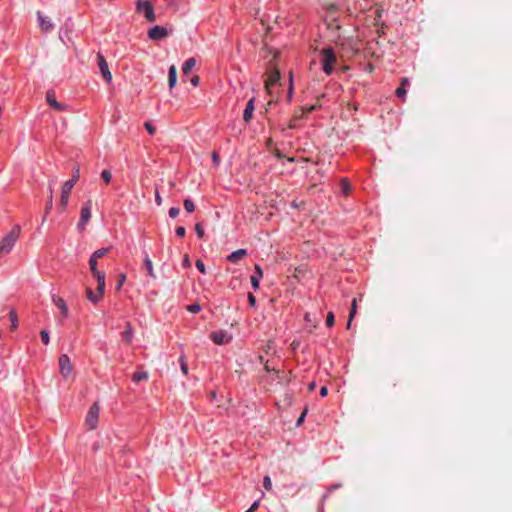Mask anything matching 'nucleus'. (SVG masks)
<instances>
[{
    "instance_id": "obj_24",
    "label": "nucleus",
    "mask_w": 512,
    "mask_h": 512,
    "mask_svg": "<svg viewBox=\"0 0 512 512\" xmlns=\"http://www.w3.org/2000/svg\"><path fill=\"white\" fill-rule=\"evenodd\" d=\"M149 377V374L148 372H145V371H142V372H135L133 375H132V380L135 382V383H138L140 381H143V380H147Z\"/></svg>"
},
{
    "instance_id": "obj_4",
    "label": "nucleus",
    "mask_w": 512,
    "mask_h": 512,
    "mask_svg": "<svg viewBox=\"0 0 512 512\" xmlns=\"http://www.w3.org/2000/svg\"><path fill=\"white\" fill-rule=\"evenodd\" d=\"M136 7L139 13L144 14L148 22H154L156 20L153 6L149 1L137 0Z\"/></svg>"
},
{
    "instance_id": "obj_1",
    "label": "nucleus",
    "mask_w": 512,
    "mask_h": 512,
    "mask_svg": "<svg viewBox=\"0 0 512 512\" xmlns=\"http://www.w3.org/2000/svg\"><path fill=\"white\" fill-rule=\"evenodd\" d=\"M21 228L15 225L12 230L0 240V259L10 253L17 242L20 235Z\"/></svg>"
},
{
    "instance_id": "obj_51",
    "label": "nucleus",
    "mask_w": 512,
    "mask_h": 512,
    "mask_svg": "<svg viewBox=\"0 0 512 512\" xmlns=\"http://www.w3.org/2000/svg\"><path fill=\"white\" fill-rule=\"evenodd\" d=\"M259 500H256L251 506L250 508L248 509L249 512H256V510L258 509L259 507Z\"/></svg>"
},
{
    "instance_id": "obj_9",
    "label": "nucleus",
    "mask_w": 512,
    "mask_h": 512,
    "mask_svg": "<svg viewBox=\"0 0 512 512\" xmlns=\"http://www.w3.org/2000/svg\"><path fill=\"white\" fill-rule=\"evenodd\" d=\"M168 35L166 28L162 26H154L148 31V36L151 40L157 41L165 38Z\"/></svg>"
},
{
    "instance_id": "obj_56",
    "label": "nucleus",
    "mask_w": 512,
    "mask_h": 512,
    "mask_svg": "<svg viewBox=\"0 0 512 512\" xmlns=\"http://www.w3.org/2000/svg\"><path fill=\"white\" fill-rule=\"evenodd\" d=\"M327 394H328V389H327V387H325V386L321 387V389H320V395H321L322 397H325Z\"/></svg>"
},
{
    "instance_id": "obj_60",
    "label": "nucleus",
    "mask_w": 512,
    "mask_h": 512,
    "mask_svg": "<svg viewBox=\"0 0 512 512\" xmlns=\"http://www.w3.org/2000/svg\"><path fill=\"white\" fill-rule=\"evenodd\" d=\"M295 121H296V119H294V117H293V118L291 119V121H290L289 125H288V127H289L290 129H294V128L296 127V125H295Z\"/></svg>"
},
{
    "instance_id": "obj_54",
    "label": "nucleus",
    "mask_w": 512,
    "mask_h": 512,
    "mask_svg": "<svg viewBox=\"0 0 512 512\" xmlns=\"http://www.w3.org/2000/svg\"><path fill=\"white\" fill-rule=\"evenodd\" d=\"M212 160H213V162H214L215 164H218V163H219V155H218V153H217L216 151H214V152L212 153Z\"/></svg>"
},
{
    "instance_id": "obj_52",
    "label": "nucleus",
    "mask_w": 512,
    "mask_h": 512,
    "mask_svg": "<svg viewBox=\"0 0 512 512\" xmlns=\"http://www.w3.org/2000/svg\"><path fill=\"white\" fill-rule=\"evenodd\" d=\"M190 82L193 86H197L200 82V77L195 75L191 78Z\"/></svg>"
},
{
    "instance_id": "obj_38",
    "label": "nucleus",
    "mask_w": 512,
    "mask_h": 512,
    "mask_svg": "<svg viewBox=\"0 0 512 512\" xmlns=\"http://www.w3.org/2000/svg\"><path fill=\"white\" fill-rule=\"evenodd\" d=\"M125 281H126V274L121 273V274L119 275L118 284H117V286H116V290H117V291H119V290L122 288V286H123V284L125 283Z\"/></svg>"
},
{
    "instance_id": "obj_43",
    "label": "nucleus",
    "mask_w": 512,
    "mask_h": 512,
    "mask_svg": "<svg viewBox=\"0 0 512 512\" xmlns=\"http://www.w3.org/2000/svg\"><path fill=\"white\" fill-rule=\"evenodd\" d=\"M263 486L268 491L272 489V482L269 476L264 477Z\"/></svg>"
},
{
    "instance_id": "obj_41",
    "label": "nucleus",
    "mask_w": 512,
    "mask_h": 512,
    "mask_svg": "<svg viewBox=\"0 0 512 512\" xmlns=\"http://www.w3.org/2000/svg\"><path fill=\"white\" fill-rule=\"evenodd\" d=\"M40 336H41V340H42V342H43L45 345L49 344L50 338H49V334H48V332H47L46 330H42V331L40 332Z\"/></svg>"
},
{
    "instance_id": "obj_39",
    "label": "nucleus",
    "mask_w": 512,
    "mask_h": 512,
    "mask_svg": "<svg viewBox=\"0 0 512 512\" xmlns=\"http://www.w3.org/2000/svg\"><path fill=\"white\" fill-rule=\"evenodd\" d=\"M144 127L150 135H154L156 133V128L150 122H145Z\"/></svg>"
},
{
    "instance_id": "obj_42",
    "label": "nucleus",
    "mask_w": 512,
    "mask_h": 512,
    "mask_svg": "<svg viewBox=\"0 0 512 512\" xmlns=\"http://www.w3.org/2000/svg\"><path fill=\"white\" fill-rule=\"evenodd\" d=\"M395 94H396L397 97L404 99L405 96H406V89H405V87H401V86L398 87L396 89V91H395Z\"/></svg>"
},
{
    "instance_id": "obj_47",
    "label": "nucleus",
    "mask_w": 512,
    "mask_h": 512,
    "mask_svg": "<svg viewBox=\"0 0 512 512\" xmlns=\"http://www.w3.org/2000/svg\"><path fill=\"white\" fill-rule=\"evenodd\" d=\"M196 267L201 273H206L205 264L201 260L196 261Z\"/></svg>"
},
{
    "instance_id": "obj_57",
    "label": "nucleus",
    "mask_w": 512,
    "mask_h": 512,
    "mask_svg": "<svg viewBox=\"0 0 512 512\" xmlns=\"http://www.w3.org/2000/svg\"><path fill=\"white\" fill-rule=\"evenodd\" d=\"M408 84H409V79L407 77H403L401 79V87H405Z\"/></svg>"
},
{
    "instance_id": "obj_49",
    "label": "nucleus",
    "mask_w": 512,
    "mask_h": 512,
    "mask_svg": "<svg viewBox=\"0 0 512 512\" xmlns=\"http://www.w3.org/2000/svg\"><path fill=\"white\" fill-rule=\"evenodd\" d=\"M175 232L178 237H184L186 234V230L183 226L177 227Z\"/></svg>"
},
{
    "instance_id": "obj_14",
    "label": "nucleus",
    "mask_w": 512,
    "mask_h": 512,
    "mask_svg": "<svg viewBox=\"0 0 512 512\" xmlns=\"http://www.w3.org/2000/svg\"><path fill=\"white\" fill-rule=\"evenodd\" d=\"M37 18L39 21V26L43 31H50L53 28L51 20L44 16L40 11L37 12Z\"/></svg>"
},
{
    "instance_id": "obj_2",
    "label": "nucleus",
    "mask_w": 512,
    "mask_h": 512,
    "mask_svg": "<svg viewBox=\"0 0 512 512\" xmlns=\"http://www.w3.org/2000/svg\"><path fill=\"white\" fill-rule=\"evenodd\" d=\"M322 68L323 71L330 75L333 72L334 64L336 62V55L332 48H324L322 50Z\"/></svg>"
},
{
    "instance_id": "obj_17",
    "label": "nucleus",
    "mask_w": 512,
    "mask_h": 512,
    "mask_svg": "<svg viewBox=\"0 0 512 512\" xmlns=\"http://www.w3.org/2000/svg\"><path fill=\"white\" fill-rule=\"evenodd\" d=\"M247 255V250L246 249H238L234 252H232L228 257V261H230L231 263H237L238 261H240L241 259H243L245 256Z\"/></svg>"
},
{
    "instance_id": "obj_3",
    "label": "nucleus",
    "mask_w": 512,
    "mask_h": 512,
    "mask_svg": "<svg viewBox=\"0 0 512 512\" xmlns=\"http://www.w3.org/2000/svg\"><path fill=\"white\" fill-rule=\"evenodd\" d=\"M100 406L98 402H95L90 407L87 415L85 417V426L89 430H94L97 427L98 419H99Z\"/></svg>"
},
{
    "instance_id": "obj_29",
    "label": "nucleus",
    "mask_w": 512,
    "mask_h": 512,
    "mask_svg": "<svg viewBox=\"0 0 512 512\" xmlns=\"http://www.w3.org/2000/svg\"><path fill=\"white\" fill-rule=\"evenodd\" d=\"M89 267H90V271H91L93 276L100 272L97 269V260L92 258V257H90V260H89Z\"/></svg>"
},
{
    "instance_id": "obj_45",
    "label": "nucleus",
    "mask_w": 512,
    "mask_h": 512,
    "mask_svg": "<svg viewBox=\"0 0 512 512\" xmlns=\"http://www.w3.org/2000/svg\"><path fill=\"white\" fill-rule=\"evenodd\" d=\"M195 231H196V233H197L199 238H202L204 236V229L201 226V224L197 223L195 225Z\"/></svg>"
},
{
    "instance_id": "obj_16",
    "label": "nucleus",
    "mask_w": 512,
    "mask_h": 512,
    "mask_svg": "<svg viewBox=\"0 0 512 512\" xmlns=\"http://www.w3.org/2000/svg\"><path fill=\"white\" fill-rule=\"evenodd\" d=\"M254 98L250 99L248 103L246 104V108L243 113V120L248 123L252 117L254 112Z\"/></svg>"
},
{
    "instance_id": "obj_22",
    "label": "nucleus",
    "mask_w": 512,
    "mask_h": 512,
    "mask_svg": "<svg viewBox=\"0 0 512 512\" xmlns=\"http://www.w3.org/2000/svg\"><path fill=\"white\" fill-rule=\"evenodd\" d=\"M195 65H196L195 58H188L184 62L183 67H182L183 74L188 75L191 72V70L194 68Z\"/></svg>"
},
{
    "instance_id": "obj_59",
    "label": "nucleus",
    "mask_w": 512,
    "mask_h": 512,
    "mask_svg": "<svg viewBox=\"0 0 512 512\" xmlns=\"http://www.w3.org/2000/svg\"><path fill=\"white\" fill-rule=\"evenodd\" d=\"M305 415H306V411H304V412L301 414V416L298 418V420H297V424H298V425H299V424H301V423L303 422Z\"/></svg>"
},
{
    "instance_id": "obj_35",
    "label": "nucleus",
    "mask_w": 512,
    "mask_h": 512,
    "mask_svg": "<svg viewBox=\"0 0 512 512\" xmlns=\"http://www.w3.org/2000/svg\"><path fill=\"white\" fill-rule=\"evenodd\" d=\"M304 319L307 323H310L313 328L318 326L319 320H312L310 313H306Z\"/></svg>"
},
{
    "instance_id": "obj_55",
    "label": "nucleus",
    "mask_w": 512,
    "mask_h": 512,
    "mask_svg": "<svg viewBox=\"0 0 512 512\" xmlns=\"http://www.w3.org/2000/svg\"><path fill=\"white\" fill-rule=\"evenodd\" d=\"M155 201L158 205H161L162 204V198L161 196L159 195L158 191H156L155 193Z\"/></svg>"
},
{
    "instance_id": "obj_5",
    "label": "nucleus",
    "mask_w": 512,
    "mask_h": 512,
    "mask_svg": "<svg viewBox=\"0 0 512 512\" xmlns=\"http://www.w3.org/2000/svg\"><path fill=\"white\" fill-rule=\"evenodd\" d=\"M92 205H93L92 200H88L84 203L83 207L81 208V215H80V221L78 223V229H80V230L85 229V225L88 223V221L91 218Z\"/></svg>"
},
{
    "instance_id": "obj_19",
    "label": "nucleus",
    "mask_w": 512,
    "mask_h": 512,
    "mask_svg": "<svg viewBox=\"0 0 512 512\" xmlns=\"http://www.w3.org/2000/svg\"><path fill=\"white\" fill-rule=\"evenodd\" d=\"M104 293L100 292H93L90 287L86 288V296L87 299L92 303H98L100 300H102Z\"/></svg>"
},
{
    "instance_id": "obj_8",
    "label": "nucleus",
    "mask_w": 512,
    "mask_h": 512,
    "mask_svg": "<svg viewBox=\"0 0 512 512\" xmlns=\"http://www.w3.org/2000/svg\"><path fill=\"white\" fill-rule=\"evenodd\" d=\"M97 61H98V66H99V69L101 71L103 78L105 79L106 82H111L112 74L109 70L108 63L105 60V58L103 57V55L98 54Z\"/></svg>"
},
{
    "instance_id": "obj_23",
    "label": "nucleus",
    "mask_w": 512,
    "mask_h": 512,
    "mask_svg": "<svg viewBox=\"0 0 512 512\" xmlns=\"http://www.w3.org/2000/svg\"><path fill=\"white\" fill-rule=\"evenodd\" d=\"M52 205H53V190H52V187L50 186L49 187L48 200H47V204H46V208H45V215L43 217V221H45L47 214L52 209Z\"/></svg>"
},
{
    "instance_id": "obj_32",
    "label": "nucleus",
    "mask_w": 512,
    "mask_h": 512,
    "mask_svg": "<svg viewBox=\"0 0 512 512\" xmlns=\"http://www.w3.org/2000/svg\"><path fill=\"white\" fill-rule=\"evenodd\" d=\"M9 316L11 319V328L15 330L17 328L18 323L17 315L14 311H10Z\"/></svg>"
},
{
    "instance_id": "obj_53",
    "label": "nucleus",
    "mask_w": 512,
    "mask_h": 512,
    "mask_svg": "<svg viewBox=\"0 0 512 512\" xmlns=\"http://www.w3.org/2000/svg\"><path fill=\"white\" fill-rule=\"evenodd\" d=\"M182 265L184 267H190L191 265V262H190V259H189V256L188 255H185L183 261H182Z\"/></svg>"
},
{
    "instance_id": "obj_61",
    "label": "nucleus",
    "mask_w": 512,
    "mask_h": 512,
    "mask_svg": "<svg viewBox=\"0 0 512 512\" xmlns=\"http://www.w3.org/2000/svg\"><path fill=\"white\" fill-rule=\"evenodd\" d=\"M351 322H352V321H350V316H349V317H348V322H347V328H348V329H349V328H350V326H351Z\"/></svg>"
},
{
    "instance_id": "obj_13",
    "label": "nucleus",
    "mask_w": 512,
    "mask_h": 512,
    "mask_svg": "<svg viewBox=\"0 0 512 512\" xmlns=\"http://www.w3.org/2000/svg\"><path fill=\"white\" fill-rule=\"evenodd\" d=\"M210 337L214 343L219 344V345L227 343L231 339L230 336L225 331L213 332V333H211Z\"/></svg>"
},
{
    "instance_id": "obj_58",
    "label": "nucleus",
    "mask_w": 512,
    "mask_h": 512,
    "mask_svg": "<svg viewBox=\"0 0 512 512\" xmlns=\"http://www.w3.org/2000/svg\"><path fill=\"white\" fill-rule=\"evenodd\" d=\"M292 93H293V86H292V80H290V86H289V91H288V100L291 99Z\"/></svg>"
},
{
    "instance_id": "obj_44",
    "label": "nucleus",
    "mask_w": 512,
    "mask_h": 512,
    "mask_svg": "<svg viewBox=\"0 0 512 512\" xmlns=\"http://www.w3.org/2000/svg\"><path fill=\"white\" fill-rule=\"evenodd\" d=\"M180 213V209L178 207H172L169 209V216L171 218H176Z\"/></svg>"
},
{
    "instance_id": "obj_21",
    "label": "nucleus",
    "mask_w": 512,
    "mask_h": 512,
    "mask_svg": "<svg viewBox=\"0 0 512 512\" xmlns=\"http://www.w3.org/2000/svg\"><path fill=\"white\" fill-rule=\"evenodd\" d=\"M133 336H134L133 328H132L131 324L128 322L126 324V329L122 332V339H123V341H125L127 343H131Z\"/></svg>"
},
{
    "instance_id": "obj_36",
    "label": "nucleus",
    "mask_w": 512,
    "mask_h": 512,
    "mask_svg": "<svg viewBox=\"0 0 512 512\" xmlns=\"http://www.w3.org/2000/svg\"><path fill=\"white\" fill-rule=\"evenodd\" d=\"M179 361H180L181 371L183 372V374L186 375L188 373V366H187L184 356H181L179 358Z\"/></svg>"
},
{
    "instance_id": "obj_10",
    "label": "nucleus",
    "mask_w": 512,
    "mask_h": 512,
    "mask_svg": "<svg viewBox=\"0 0 512 512\" xmlns=\"http://www.w3.org/2000/svg\"><path fill=\"white\" fill-rule=\"evenodd\" d=\"M280 80V72L278 69H273L265 79V89L271 93V87Z\"/></svg>"
},
{
    "instance_id": "obj_12",
    "label": "nucleus",
    "mask_w": 512,
    "mask_h": 512,
    "mask_svg": "<svg viewBox=\"0 0 512 512\" xmlns=\"http://www.w3.org/2000/svg\"><path fill=\"white\" fill-rule=\"evenodd\" d=\"M52 302L61 311L63 318H67L69 315V311L65 300L57 295H53Z\"/></svg>"
},
{
    "instance_id": "obj_25",
    "label": "nucleus",
    "mask_w": 512,
    "mask_h": 512,
    "mask_svg": "<svg viewBox=\"0 0 512 512\" xmlns=\"http://www.w3.org/2000/svg\"><path fill=\"white\" fill-rule=\"evenodd\" d=\"M109 250V247L98 249L91 255V257L98 261V259L104 257L109 252Z\"/></svg>"
},
{
    "instance_id": "obj_31",
    "label": "nucleus",
    "mask_w": 512,
    "mask_h": 512,
    "mask_svg": "<svg viewBox=\"0 0 512 512\" xmlns=\"http://www.w3.org/2000/svg\"><path fill=\"white\" fill-rule=\"evenodd\" d=\"M341 189L342 191L345 193V194H348L351 190V185L350 183L347 181V179H342L341 180Z\"/></svg>"
},
{
    "instance_id": "obj_40",
    "label": "nucleus",
    "mask_w": 512,
    "mask_h": 512,
    "mask_svg": "<svg viewBox=\"0 0 512 512\" xmlns=\"http://www.w3.org/2000/svg\"><path fill=\"white\" fill-rule=\"evenodd\" d=\"M187 310L191 313H198L201 310V306L197 303L191 304L187 307Z\"/></svg>"
},
{
    "instance_id": "obj_50",
    "label": "nucleus",
    "mask_w": 512,
    "mask_h": 512,
    "mask_svg": "<svg viewBox=\"0 0 512 512\" xmlns=\"http://www.w3.org/2000/svg\"><path fill=\"white\" fill-rule=\"evenodd\" d=\"M248 302L251 306H255L256 298L252 293H248Z\"/></svg>"
},
{
    "instance_id": "obj_7",
    "label": "nucleus",
    "mask_w": 512,
    "mask_h": 512,
    "mask_svg": "<svg viewBox=\"0 0 512 512\" xmlns=\"http://www.w3.org/2000/svg\"><path fill=\"white\" fill-rule=\"evenodd\" d=\"M73 187H74V185H73L72 181H66L63 184L62 190H61L60 204H59V209L61 211H64L66 209V206L68 204L69 195H70V192L73 189Z\"/></svg>"
},
{
    "instance_id": "obj_30",
    "label": "nucleus",
    "mask_w": 512,
    "mask_h": 512,
    "mask_svg": "<svg viewBox=\"0 0 512 512\" xmlns=\"http://www.w3.org/2000/svg\"><path fill=\"white\" fill-rule=\"evenodd\" d=\"M357 313V299L354 298L352 300V303H351V310H350V313H349V316H350V321L353 320V318L355 317Z\"/></svg>"
},
{
    "instance_id": "obj_46",
    "label": "nucleus",
    "mask_w": 512,
    "mask_h": 512,
    "mask_svg": "<svg viewBox=\"0 0 512 512\" xmlns=\"http://www.w3.org/2000/svg\"><path fill=\"white\" fill-rule=\"evenodd\" d=\"M319 107L318 104H314V105H310V106H306V107H302V109L305 111V113L308 115L309 113H311L312 111L316 110L317 108Z\"/></svg>"
},
{
    "instance_id": "obj_37",
    "label": "nucleus",
    "mask_w": 512,
    "mask_h": 512,
    "mask_svg": "<svg viewBox=\"0 0 512 512\" xmlns=\"http://www.w3.org/2000/svg\"><path fill=\"white\" fill-rule=\"evenodd\" d=\"M335 323V317H334V314L332 312H329L327 314V318H326V325L328 327H332Z\"/></svg>"
},
{
    "instance_id": "obj_34",
    "label": "nucleus",
    "mask_w": 512,
    "mask_h": 512,
    "mask_svg": "<svg viewBox=\"0 0 512 512\" xmlns=\"http://www.w3.org/2000/svg\"><path fill=\"white\" fill-rule=\"evenodd\" d=\"M293 117H294V119H296V120L304 119V118H306V117H307V114L305 113V111H304L302 108H300V109H298V110H296V111H295V113H294V116H293Z\"/></svg>"
},
{
    "instance_id": "obj_28",
    "label": "nucleus",
    "mask_w": 512,
    "mask_h": 512,
    "mask_svg": "<svg viewBox=\"0 0 512 512\" xmlns=\"http://www.w3.org/2000/svg\"><path fill=\"white\" fill-rule=\"evenodd\" d=\"M184 208L188 213H192L195 210L193 201L189 198L184 200Z\"/></svg>"
},
{
    "instance_id": "obj_62",
    "label": "nucleus",
    "mask_w": 512,
    "mask_h": 512,
    "mask_svg": "<svg viewBox=\"0 0 512 512\" xmlns=\"http://www.w3.org/2000/svg\"><path fill=\"white\" fill-rule=\"evenodd\" d=\"M314 387H315V384L312 383L309 388L312 390V389H314Z\"/></svg>"
},
{
    "instance_id": "obj_6",
    "label": "nucleus",
    "mask_w": 512,
    "mask_h": 512,
    "mask_svg": "<svg viewBox=\"0 0 512 512\" xmlns=\"http://www.w3.org/2000/svg\"><path fill=\"white\" fill-rule=\"evenodd\" d=\"M59 372L64 378H68L73 371L70 358L66 354H62L58 359Z\"/></svg>"
},
{
    "instance_id": "obj_20",
    "label": "nucleus",
    "mask_w": 512,
    "mask_h": 512,
    "mask_svg": "<svg viewBox=\"0 0 512 512\" xmlns=\"http://www.w3.org/2000/svg\"><path fill=\"white\" fill-rule=\"evenodd\" d=\"M94 277L97 280V290H98V292L105 293V287H106L105 274L100 271L99 273L95 274Z\"/></svg>"
},
{
    "instance_id": "obj_33",
    "label": "nucleus",
    "mask_w": 512,
    "mask_h": 512,
    "mask_svg": "<svg viewBox=\"0 0 512 512\" xmlns=\"http://www.w3.org/2000/svg\"><path fill=\"white\" fill-rule=\"evenodd\" d=\"M101 178L106 184H108L112 179V174L109 170H103L101 173Z\"/></svg>"
},
{
    "instance_id": "obj_18",
    "label": "nucleus",
    "mask_w": 512,
    "mask_h": 512,
    "mask_svg": "<svg viewBox=\"0 0 512 512\" xmlns=\"http://www.w3.org/2000/svg\"><path fill=\"white\" fill-rule=\"evenodd\" d=\"M177 83V68L171 65L168 72V86L172 89Z\"/></svg>"
},
{
    "instance_id": "obj_11",
    "label": "nucleus",
    "mask_w": 512,
    "mask_h": 512,
    "mask_svg": "<svg viewBox=\"0 0 512 512\" xmlns=\"http://www.w3.org/2000/svg\"><path fill=\"white\" fill-rule=\"evenodd\" d=\"M46 100H47V103L57 111H63L65 109V105L62 103H59L56 100L55 92L53 90L47 91Z\"/></svg>"
},
{
    "instance_id": "obj_48",
    "label": "nucleus",
    "mask_w": 512,
    "mask_h": 512,
    "mask_svg": "<svg viewBox=\"0 0 512 512\" xmlns=\"http://www.w3.org/2000/svg\"><path fill=\"white\" fill-rule=\"evenodd\" d=\"M326 9L329 12L334 13L338 10V6L335 3H329V4H326Z\"/></svg>"
},
{
    "instance_id": "obj_15",
    "label": "nucleus",
    "mask_w": 512,
    "mask_h": 512,
    "mask_svg": "<svg viewBox=\"0 0 512 512\" xmlns=\"http://www.w3.org/2000/svg\"><path fill=\"white\" fill-rule=\"evenodd\" d=\"M263 277V270L259 265H255V273L251 276V285L253 289L259 288L260 279Z\"/></svg>"
},
{
    "instance_id": "obj_26",
    "label": "nucleus",
    "mask_w": 512,
    "mask_h": 512,
    "mask_svg": "<svg viewBox=\"0 0 512 512\" xmlns=\"http://www.w3.org/2000/svg\"><path fill=\"white\" fill-rule=\"evenodd\" d=\"M144 264L146 266V269H147V272H148L149 276H151L152 278H155L156 275L154 273L153 264H152V261L150 260L149 257H146L144 259Z\"/></svg>"
},
{
    "instance_id": "obj_27",
    "label": "nucleus",
    "mask_w": 512,
    "mask_h": 512,
    "mask_svg": "<svg viewBox=\"0 0 512 512\" xmlns=\"http://www.w3.org/2000/svg\"><path fill=\"white\" fill-rule=\"evenodd\" d=\"M80 177V167L79 165H74L73 169H72V178L69 179L68 181H72L73 185H75V183L78 181Z\"/></svg>"
}]
</instances>
